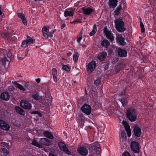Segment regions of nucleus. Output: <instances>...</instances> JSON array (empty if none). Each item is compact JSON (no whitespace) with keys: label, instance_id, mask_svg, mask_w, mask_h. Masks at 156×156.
<instances>
[{"label":"nucleus","instance_id":"f257e3e1","mask_svg":"<svg viewBox=\"0 0 156 156\" xmlns=\"http://www.w3.org/2000/svg\"><path fill=\"white\" fill-rule=\"evenodd\" d=\"M126 115L128 119L131 122L135 121L137 119L136 111L133 108H128L126 111Z\"/></svg>","mask_w":156,"mask_h":156},{"label":"nucleus","instance_id":"f03ea898","mask_svg":"<svg viewBox=\"0 0 156 156\" xmlns=\"http://www.w3.org/2000/svg\"><path fill=\"white\" fill-rule=\"evenodd\" d=\"M115 27L119 32H123L126 30V28L124 26V23L121 17L118 18L115 20Z\"/></svg>","mask_w":156,"mask_h":156},{"label":"nucleus","instance_id":"7ed1b4c3","mask_svg":"<svg viewBox=\"0 0 156 156\" xmlns=\"http://www.w3.org/2000/svg\"><path fill=\"white\" fill-rule=\"evenodd\" d=\"M43 36L47 39H50L53 36V34L55 31V30H50L46 27H44L42 29Z\"/></svg>","mask_w":156,"mask_h":156},{"label":"nucleus","instance_id":"20e7f679","mask_svg":"<svg viewBox=\"0 0 156 156\" xmlns=\"http://www.w3.org/2000/svg\"><path fill=\"white\" fill-rule=\"evenodd\" d=\"M59 148L63 151L68 155H71V151L68 149L66 145L62 141L59 142L58 144Z\"/></svg>","mask_w":156,"mask_h":156},{"label":"nucleus","instance_id":"39448f33","mask_svg":"<svg viewBox=\"0 0 156 156\" xmlns=\"http://www.w3.org/2000/svg\"><path fill=\"white\" fill-rule=\"evenodd\" d=\"M140 145L139 143L135 141L132 142L130 147L131 150L134 153L138 154L140 152Z\"/></svg>","mask_w":156,"mask_h":156},{"label":"nucleus","instance_id":"423d86ee","mask_svg":"<svg viewBox=\"0 0 156 156\" xmlns=\"http://www.w3.org/2000/svg\"><path fill=\"white\" fill-rule=\"evenodd\" d=\"M82 111L85 114L90 115L91 112V106L87 104H84L81 108Z\"/></svg>","mask_w":156,"mask_h":156},{"label":"nucleus","instance_id":"0eeeda50","mask_svg":"<svg viewBox=\"0 0 156 156\" xmlns=\"http://www.w3.org/2000/svg\"><path fill=\"white\" fill-rule=\"evenodd\" d=\"M77 151L79 154L83 156H87L88 152L87 148L83 146H81L78 147Z\"/></svg>","mask_w":156,"mask_h":156},{"label":"nucleus","instance_id":"6e6552de","mask_svg":"<svg viewBox=\"0 0 156 156\" xmlns=\"http://www.w3.org/2000/svg\"><path fill=\"white\" fill-rule=\"evenodd\" d=\"M20 106L26 109H30L32 107L31 104L28 101L25 100H22L20 101Z\"/></svg>","mask_w":156,"mask_h":156},{"label":"nucleus","instance_id":"1a4fd4ad","mask_svg":"<svg viewBox=\"0 0 156 156\" xmlns=\"http://www.w3.org/2000/svg\"><path fill=\"white\" fill-rule=\"evenodd\" d=\"M104 32L107 38L111 42H112L114 40V37L113 36V34L106 28H104Z\"/></svg>","mask_w":156,"mask_h":156},{"label":"nucleus","instance_id":"9d476101","mask_svg":"<svg viewBox=\"0 0 156 156\" xmlns=\"http://www.w3.org/2000/svg\"><path fill=\"white\" fill-rule=\"evenodd\" d=\"M96 64L95 61L90 62L87 66V70L88 73H91L94 69L96 67Z\"/></svg>","mask_w":156,"mask_h":156},{"label":"nucleus","instance_id":"9b49d317","mask_svg":"<svg viewBox=\"0 0 156 156\" xmlns=\"http://www.w3.org/2000/svg\"><path fill=\"white\" fill-rule=\"evenodd\" d=\"M91 149L94 152L99 154L100 152L101 149L99 144L97 143H94L92 145Z\"/></svg>","mask_w":156,"mask_h":156},{"label":"nucleus","instance_id":"f8f14e48","mask_svg":"<svg viewBox=\"0 0 156 156\" xmlns=\"http://www.w3.org/2000/svg\"><path fill=\"white\" fill-rule=\"evenodd\" d=\"M0 128L3 130L8 131L10 127L9 125L5 122L2 120H0Z\"/></svg>","mask_w":156,"mask_h":156},{"label":"nucleus","instance_id":"ddd939ff","mask_svg":"<svg viewBox=\"0 0 156 156\" xmlns=\"http://www.w3.org/2000/svg\"><path fill=\"white\" fill-rule=\"evenodd\" d=\"M122 124L124 126L126 129V131L127 133L128 136L129 137L131 136V131L130 129V126L126 122L124 121H122Z\"/></svg>","mask_w":156,"mask_h":156},{"label":"nucleus","instance_id":"4468645a","mask_svg":"<svg viewBox=\"0 0 156 156\" xmlns=\"http://www.w3.org/2000/svg\"><path fill=\"white\" fill-rule=\"evenodd\" d=\"M118 55L122 57H126L127 55V52L125 49L119 48L117 50Z\"/></svg>","mask_w":156,"mask_h":156},{"label":"nucleus","instance_id":"2eb2a0df","mask_svg":"<svg viewBox=\"0 0 156 156\" xmlns=\"http://www.w3.org/2000/svg\"><path fill=\"white\" fill-rule=\"evenodd\" d=\"M82 9L83 13L87 16L90 15L93 11V9L89 7L86 8L85 7H83Z\"/></svg>","mask_w":156,"mask_h":156},{"label":"nucleus","instance_id":"dca6fc26","mask_svg":"<svg viewBox=\"0 0 156 156\" xmlns=\"http://www.w3.org/2000/svg\"><path fill=\"white\" fill-rule=\"evenodd\" d=\"M39 142L41 145V144L46 146H48L51 144V143L50 141L48 139L45 138H41L40 139Z\"/></svg>","mask_w":156,"mask_h":156},{"label":"nucleus","instance_id":"f3484780","mask_svg":"<svg viewBox=\"0 0 156 156\" xmlns=\"http://www.w3.org/2000/svg\"><path fill=\"white\" fill-rule=\"evenodd\" d=\"M134 135L137 137H140L141 134V129L137 126H135L133 129Z\"/></svg>","mask_w":156,"mask_h":156},{"label":"nucleus","instance_id":"a211bd4d","mask_svg":"<svg viewBox=\"0 0 156 156\" xmlns=\"http://www.w3.org/2000/svg\"><path fill=\"white\" fill-rule=\"evenodd\" d=\"M116 40L117 42L121 45H124L126 44V42L124 41V39L121 35L117 36Z\"/></svg>","mask_w":156,"mask_h":156},{"label":"nucleus","instance_id":"6ab92c4d","mask_svg":"<svg viewBox=\"0 0 156 156\" xmlns=\"http://www.w3.org/2000/svg\"><path fill=\"white\" fill-rule=\"evenodd\" d=\"M117 0H109L108 2L109 6L112 8H114L117 5Z\"/></svg>","mask_w":156,"mask_h":156},{"label":"nucleus","instance_id":"aec40b11","mask_svg":"<svg viewBox=\"0 0 156 156\" xmlns=\"http://www.w3.org/2000/svg\"><path fill=\"white\" fill-rule=\"evenodd\" d=\"M0 97L2 99L7 101L9 99L10 96L8 92H4L2 94Z\"/></svg>","mask_w":156,"mask_h":156},{"label":"nucleus","instance_id":"412c9836","mask_svg":"<svg viewBox=\"0 0 156 156\" xmlns=\"http://www.w3.org/2000/svg\"><path fill=\"white\" fill-rule=\"evenodd\" d=\"M17 15L21 19L23 23L25 25H27V22L25 18L24 15L22 13H17Z\"/></svg>","mask_w":156,"mask_h":156},{"label":"nucleus","instance_id":"4be33fe9","mask_svg":"<svg viewBox=\"0 0 156 156\" xmlns=\"http://www.w3.org/2000/svg\"><path fill=\"white\" fill-rule=\"evenodd\" d=\"M101 45L103 47L108 48L110 45V43L108 40L104 39L101 41Z\"/></svg>","mask_w":156,"mask_h":156},{"label":"nucleus","instance_id":"5701e85b","mask_svg":"<svg viewBox=\"0 0 156 156\" xmlns=\"http://www.w3.org/2000/svg\"><path fill=\"white\" fill-rule=\"evenodd\" d=\"M16 112L18 113L21 115H24L25 113L24 111L21 108L18 106H16L15 107Z\"/></svg>","mask_w":156,"mask_h":156},{"label":"nucleus","instance_id":"b1692460","mask_svg":"<svg viewBox=\"0 0 156 156\" xmlns=\"http://www.w3.org/2000/svg\"><path fill=\"white\" fill-rule=\"evenodd\" d=\"M43 133L46 137L51 139H54V136L52 134L49 132L48 131H44Z\"/></svg>","mask_w":156,"mask_h":156},{"label":"nucleus","instance_id":"393cba45","mask_svg":"<svg viewBox=\"0 0 156 156\" xmlns=\"http://www.w3.org/2000/svg\"><path fill=\"white\" fill-rule=\"evenodd\" d=\"M32 98L35 100H41L42 97L39 95L38 93H34L32 95Z\"/></svg>","mask_w":156,"mask_h":156},{"label":"nucleus","instance_id":"a878e982","mask_svg":"<svg viewBox=\"0 0 156 156\" xmlns=\"http://www.w3.org/2000/svg\"><path fill=\"white\" fill-rule=\"evenodd\" d=\"M107 54L105 52H102L99 54L98 56V58L100 60L103 61L106 58Z\"/></svg>","mask_w":156,"mask_h":156},{"label":"nucleus","instance_id":"bb28decb","mask_svg":"<svg viewBox=\"0 0 156 156\" xmlns=\"http://www.w3.org/2000/svg\"><path fill=\"white\" fill-rule=\"evenodd\" d=\"M31 144L37 147L40 148L41 147L40 143H39L38 141L35 139H34L31 140Z\"/></svg>","mask_w":156,"mask_h":156},{"label":"nucleus","instance_id":"cd10ccee","mask_svg":"<svg viewBox=\"0 0 156 156\" xmlns=\"http://www.w3.org/2000/svg\"><path fill=\"white\" fill-rule=\"evenodd\" d=\"M64 15L66 17L67 16H72L73 15V12L72 11H69L66 10L64 13Z\"/></svg>","mask_w":156,"mask_h":156},{"label":"nucleus","instance_id":"c85d7f7f","mask_svg":"<svg viewBox=\"0 0 156 156\" xmlns=\"http://www.w3.org/2000/svg\"><path fill=\"white\" fill-rule=\"evenodd\" d=\"M97 31V28L96 25H94L93 27V28L92 30L90 33L89 35L92 36L94 35Z\"/></svg>","mask_w":156,"mask_h":156},{"label":"nucleus","instance_id":"c756f323","mask_svg":"<svg viewBox=\"0 0 156 156\" xmlns=\"http://www.w3.org/2000/svg\"><path fill=\"white\" fill-rule=\"evenodd\" d=\"M79 55L77 52L75 53L73 55V58L74 62H76L79 57Z\"/></svg>","mask_w":156,"mask_h":156},{"label":"nucleus","instance_id":"7c9ffc66","mask_svg":"<svg viewBox=\"0 0 156 156\" xmlns=\"http://www.w3.org/2000/svg\"><path fill=\"white\" fill-rule=\"evenodd\" d=\"M29 45L28 43L26 40H24L22 43L21 46L23 48H26Z\"/></svg>","mask_w":156,"mask_h":156},{"label":"nucleus","instance_id":"2f4dec72","mask_svg":"<svg viewBox=\"0 0 156 156\" xmlns=\"http://www.w3.org/2000/svg\"><path fill=\"white\" fill-rule=\"evenodd\" d=\"M62 69L69 73L70 71V68L66 65H64L62 66Z\"/></svg>","mask_w":156,"mask_h":156},{"label":"nucleus","instance_id":"473e14b6","mask_svg":"<svg viewBox=\"0 0 156 156\" xmlns=\"http://www.w3.org/2000/svg\"><path fill=\"white\" fill-rule=\"evenodd\" d=\"M120 101L121 102L122 105L124 106H125L127 103V100L126 98H122Z\"/></svg>","mask_w":156,"mask_h":156},{"label":"nucleus","instance_id":"72a5a7b5","mask_svg":"<svg viewBox=\"0 0 156 156\" xmlns=\"http://www.w3.org/2000/svg\"><path fill=\"white\" fill-rule=\"evenodd\" d=\"M1 61L3 65L5 66L7 62H9V60L6 58H2Z\"/></svg>","mask_w":156,"mask_h":156},{"label":"nucleus","instance_id":"f704fd0d","mask_svg":"<svg viewBox=\"0 0 156 156\" xmlns=\"http://www.w3.org/2000/svg\"><path fill=\"white\" fill-rule=\"evenodd\" d=\"M27 40L29 45L31 44H34L35 42V40L33 39L32 38L30 39H27Z\"/></svg>","mask_w":156,"mask_h":156},{"label":"nucleus","instance_id":"c9c22d12","mask_svg":"<svg viewBox=\"0 0 156 156\" xmlns=\"http://www.w3.org/2000/svg\"><path fill=\"white\" fill-rule=\"evenodd\" d=\"M1 152L5 156H7L9 154L8 150L5 148H2Z\"/></svg>","mask_w":156,"mask_h":156},{"label":"nucleus","instance_id":"e433bc0d","mask_svg":"<svg viewBox=\"0 0 156 156\" xmlns=\"http://www.w3.org/2000/svg\"><path fill=\"white\" fill-rule=\"evenodd\" d=\"M16 87H17L20 90H22L23 91H25L26 90L25 88H24V87L22 85H21L19 83L18 84V85Z\"/></svg>","mask_w":156,"mask_h":156},{"label":"nucleus","instance_id":"4c0bfd02","mask_svg":"<svg viewBox=\"0 0 156 156\" xmlns=\"http://www.w3.org/2000/svg\"><path fill=\"white\" fill-rule=\"evenodd\" d=\"M140 26L141 29V33H143L145 31V29L144 27V26L142 22H140Z\"/></svg>","mask_w":156,"mask_h":156},{"label":"nucleus","instance_id":"58836bf2","mask_svg":"<svg viewBox=\"0 0 156 156\" xmlns=\"http://www.w3.org/2000/svg\"><path fill=\"white\" fill-rule=\"evenodd\" d=\"M100 82H101V80L99 79H97V80H95L94 81V83L96 86H98Z\"/></svg>","mask_w":156,"mask_h":156},{"label":"nucleus","instance_id":"ea45409f","mask_svg":"<svg viewBox=\"0 0 156 156\" xmlns=\"http://www.w3.org/2000/svg\"><path fill=\"white\" fill-rule=\"evenodd\" d=\"M52 73L53 76L57 75V70L55 68L52 69Z\"/></svg>","mask_w":156,"mask_h":156},{"label":"nucleus","instance_id":"a19ab883","mask_svg":"<svg viewBox=\"0 0 156 156\" xmlns=\"http://www.w3.org/2000/svg\"><path fill=\"white\" fill-rule=\"evenodd\" d=\"M81 23L82 21H81V20H80V19H77L74 21H73L72 22H71V23L75 24L76 23Z\"/></svg>","mask_w":156,"mask_h":156},{"label":"nucleus","instance_id":"79ce46f5","mask_svg":"<svg viewBox=\"0 0 156 156\" xmlns=\"http://www.w3.org/2000/svg\"><path fill=\"white\" fill-rule=\"evenodd\" d=\"M121 136L122 138L124 139H125L126 137V134L124 132H122L121 133Z\"/></svg>","mask_w":156,"mask_h":156},{"label":"nucleus","instance_id":"37998d69","mask_svg":"<svg viewBox=\"0 0 156 156\" xmlns=\"http://www.w3.org/2000/svg\"><path fill=\"white\" fill-rule=\"evenodd\" d=\"M14 89V88L12 86H10L8 87V90L10 91H13Z\"/></svg>","mask_w":156,"mask_h":156},{"label":"nucleus","instance_id":"c03bdc74","mask_svg":"<svg viewBox=\"0 0 156 156\" xmlns=\"http://www.w3.org/2000/svg\"><path fill=\"white\" fill-rule=\"evenodd\" d=\"M31 114H38L39 115H41V114L39 112L37 111L32 112H31Z\"/></svg>","mask_w":156,"mask_h":156},{"label":"nucleus","instance_id":"a18cd8bd","mask_svg":"<svg viewBox=\"0 0 156 156\" xmlns=\"http://www.w3.org/2000/svg\"><path fill=\"white\" fill-rule=\"evenodd\" d=\"M122 156H131L128 152H125L123 153Z\"/></svg>","mask_w":156,"mask_h":156},{"label":"nucleus","instance_id":"49530a36","mask_svg":"<svg viewBox=\"0 0 156 156\" xmlns=\"http://www.w3.org/2000/svg\"><path fill=\"white\" fill-rule=\"evenodd\" d=\"M122 6L121 5H119L116 8V10L118 11H119L121 9Z\"/></svg>","mask_w":156,"mask_h":156},{"label":"nucleus","instance_id":"de8ad7c7","mask_svg":"<svg viewBox=\"0 0 156 156\" xmlns=\"http://www.w3.org/2000/svg\"><path fill=\"white\" fill-rule=\"evenodd\" d=\"M2 145H4L5 146V147H8L9 146L8 144L5 142H2Z\"/></svg>","mask_w":156,"mask_h":156},{"label":"nucleus","instance_id":"09e8293b","mask_svg":"<svg viewBox=\"0 0 156 156\" xmlns=\"http://www.w3.org/2000/svg\"><path fill=\"white\" fill-rule=\"evenodd\" d=\"M12 83L13 84H14V85L16 87L18 85V84H19L17 83L16 81H12Z\"/></svg>","mask_w":156,"mask_h":156},{"label":"nucleus","instance_id":"8fccbe9b","mask_svg":"<svg viewBox=\"0 0 156 156\" xmlns=\"http://www.w3.org/2000/svg\"><path fill=\"white\" fill-rule=\"evenodd\" d=\"M82 38V36H80L77 39V41L78 43H80V41Z\"/></svg>","mask_w":156,"mask_h":156},{"label":"nucleus","instance_id":"3c124183","mask_svg":"<svg viewBox=\"0 0 156 156\" xmlns=\"http://www.w3.org/2000/svg\"><path fill=\"white\" fill-rule=\"evenodd\" d=\"M57 75L53 76V80L54 81L56 82L57 80V78L56 77Z\"/></svg>","mask_w":156,"mask_h":156},{"label":"nucleus","instance_id":"603ef678","mask_svg":"<svg viewBox=\"0 0 156 156\" xmlns=\"http://www.w3.org/2000/svg\"><path fill=\"white\" fill-rule=\"evenodd\" d=\"M28 83H29L27 82H25V83L24 84V86L25 87H28V85H29Z\"/></svg>","mask_w":156,"mask_h":156},{"label":"nucleus","instance_id":"864d4df0","mask_svg":"<svg viewBox=\"0 0 156 156\" xmlns=\"http://www.w3.org/2000/svg\"><path fill=\"white\" fill-rule=\"evenodd\" d=\"M3 36L5 38H6L7 39L9 38L10 37V36L7 35L6 34H4L3 35Z\"/></svg>","mask_w":156,"mask_h":156},{"label":"nucleus","instance_id":"5fc2aeb1","mask_svg":"<svg viewBox=\"0 0 156 156\" xmlns=\"http://www.w3.org/2000/svg\"><path fill=\"white\" fill-rule=\"evenodd\" d=\"M41 80L40 78H37L36 80V82L37 83H39L40 82Z\"/></svg>","mask_w":156,"mask_h":156},{"label":"nucleus","instance_id":"6e6d98bb","mask_svg":"<svg viewBox=\"0 0 156 156\" xmlns=\"http://www.w3.org/2000/svg\"><path fill=\"white\" fill-rule=\"evenodd\" d=\"M114 12L115 13V14L116 15H118L119 13V12L118 11H117V10H115L114 11Z\"/></svg>","mask_w":156,"mask_h":156},{"label":"nucleus","instance_id":"4d7b16f0","mask_svg":"<svg viewBox=\"0 0 156 156\" xmlns=\"http://www.w3.org/2000/svg\"><path fill=\"white\" fill-rule=\"evenodd\" d=\"M66 27V25L64 24H62L61 25L62 29H63Z\"/></svg>","mask_w":156,"mask_h":156},{"label":"nucleus","instance_id":"13d9d810","mask_svg":"<svg viewBox=\"0 0 156 156\" xmlns=\"http://www.w3.org/2000/svg\"><path fill=\"white\" fill-rule=\"evenodd\" d=\"M49 156H56L54 154L50 153L49 154Z\"/></svg>","mask_w":156,"mask_h":156},{"label":"nucleus","instance_id":"bf43d9fd","mask_svg":"<svg viewBox=\"0 0 156 156\" xmlns=\"http://www.w3.org/2000/svg\"><path fill=\"white\" fill-rule=\"evenodd\" d=\"M1 6L0 5V15L1 16L2 14V12L1 11Z\"/></svg>","mask_w":156,"mask_h":156},{"label":"nucleus","instance_id":"052dcab7","mask_svg":"<svg viewBox=\"0 0 156 156\" xmlns=\"http://www.w3.org/2000/svg\"><path fill=\"white\" fill-rule=\"evenodd\" d=\"M67 55L68 56H69L71 55V53H69L67 54Z\"/></svg>","mask_w":156,"mask_h":156},{"label":"nucleus","instance_id":"680f3d73","mask_svg":"<svg viewBox=\"0 0 156 156\" xmlns=\"http://www.w3.org/2000/svg\"><path fill=\"white\" fill-rule=\"evenodd\" d=\"M82 32L81 31H80L79 34V35L80 36H82Z\"/></svg>","mask_w":156,"mask_h":156},{"label":"nucleus","instance_id":"e2e57ef3","mask_svg":"<svg viewBox=\"0 0 156 156\" xmlns=\"http://www.w3.org/2000/svg\"><path fill=\"white\" fill-rule=\"evenodd\" d=\"M23 58H21V57H20V60H22L23 59Z\"/></svg>","mask_w":156,"mask_h":156},{"label":"nucleus","instance_id":"0e129e2a","mask_svg":"<svg viewBox=\"0 0 156 156\" xmlns=\"http://www.w3.org/2000/svg\"><path fill=\"white\" fill-rule=\"evenodd\" d=\"M27 55V54H26L25 56H26Z\"/></svg>","mask_w":156,"mask_h":156},{"label":"nucleus","instance_id":"69168bd1","mask_svg":"<svg viewBox=\"0 0 156 156\" xmlns=\"http://www.w3.org/2000/svg\"><path fill=\"white\" fill-rule=\"evenodd\" d=\"M86 89H85V91H86Z\"/></svg>","mask_w":156,"mask_h":156},{"label":"nucleus","instance_id":"338daca9","mask_svg":"<svg viewBox=\"0 0 156 156\" xmlns=\"http://www.w3.org/2000/svg\"><path fill=\"white\" fill-rule=\"evenodd\" d=\"M36 156V155H34V156Z\"/></svg>","mask_w":156,"mask_h":156}]
</instances>
